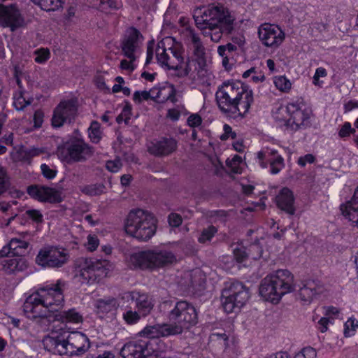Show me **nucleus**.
Returning a JSON list of instances; mask_svg holds the SVG:
<instances>
[{
    "mask_svg": "<svg viewBox=\"0 0 358 358\" xmlns=\"http://www.w3.org/2000/svg\"><path fill=\"white\" fill-rule=\"evenodd\" d=\"M67 343L71 356L85 353L90 348V341L86 335L79 331H73L67 336Z\"/></svg>",
    "mask_w": 358,
    "mask_h": 358,
    "instance_id": "412c9836",
    "label": "nucleus"
},
{
    "mask_svg": "<svg viewBox=\"0 0 358 358\" xmlns=\"http://www.w3.org/2000/svg\"><path fill=\"white\" fill-rule=\"evenodd\" d=\"M10 249H11V255L17 256L18 257L23 256L27 249L28 248L29 243L27 241L19 239L12 238L10 242Z\"/></svg>",
    "mask_w": 358,
    "mask_h": 358,
    "instance_id": "72a5a7b5",
    "label": "nucleus"
},
{
    "mask_svg": "<svg viewBox=\"0 0 358 358\" xmlns=\"http://www.w3.org/2000/svg\"><path fill=\"white\" fill-rule=\"evenodd\" d=\"M78 110L77 101L69 99L61 101L55 108L52 117L53 127H61L65 123H71L76 117Z\"/></svg>",
    "mask_w": 358,
    "mask_h": 358,
    "instance_id": "f8f14e48",
    "label": "nucleus"
},
{
    "mask_svg": "<svg viewBox=\"0 0 358 358\" xmlns=\"http://www.w3.org/2000/svg\"><path fill=\"white\" fill-rule=\"evenodd\" d=\"M212 165L215 167V173L218 174L223 169L222 163L217 157L210 158Z\"/></svg>",
    "mask_w": 358,
    "mask_h": 358,
    "instance_id": "69168bd1",
    "label": "nucleus"
},
{
    "mask_svg": "<svg viewBox=\"0 0 358 358\" xmlns=\"http://www.w3.org/2000/svg\"><path fill=\"white\" fill-rule=\"evenodd\" d=\"M187 124L191 127H196L201 125L202 119L198 114H192L187 120Z\"/></svg>",
    "mask_w": 358,
    "mask_h": 358,
    "instance_id": "6e6d98bb",
    "label": "nucleus"
},
{
    "mask_svg": "<svg viewBox=\"0 0 358 358\" xmlns=\"http://www.w3.org/2000/svg\"><path fill=\"white\" fill-rule=\"evenodd\" d=\"M196 26L204 36L219 42L222 35H229L234 30L235 17L222 4H210L196 8L193 15Z\"/></svg>",
    "mask_w": 358,
    "mask_h": 358,
    "instance_id": "f03ea898",
    "label": "nucleus"
},
{
    "mask_svg": "<svg viewBox=\"0 0 358 358\" xmlns=\"http://www.w3.org/2000/svg\"><path fill=\"white\" fill-rule=\"evenodd\" d=\"M41 169L43 176L48 179L54 178L57 174L56 170L50 169L49 166L45 164H43L41 166Z\"/></svg>",
    "mask_w": 358,
    "mask_h": 358,
    "instance_id": "5fc2aeb1",
    "label": "nucleus"
},
{
    "mask_svg": "<svg viewBox=\"0 0 358 358\" xmlns=\"http://www.w3.org/2000/svg\"><path fill=\"white\" fill-rule=\"evenodd\" d=\"M99 8L102 11H106L108 9H117L118 3L115 0H99Z\"/></svg>",
    "mask_w": 358,
    "mask_h": 358,
    "instance_id": "3c124183",
    "label": "nucleus"
},
{
    "mask_svg": "<svg viewBox=\"0 0 358 358\" xmlns=\"http://www.w3.org/2000/svg\"><path fill=\"white\" fill-rule=\"evenodd\" d=\"M143 40L141 33L135 27L128 28L121 42L122 53L131 61H135Z\"/></svg>",
    "mask_w": 358,
    "mask_h": 358,
    "instance_id": "4468645a",
    "label": "nucleus"
},
{
    "mask_svg": "<svg viewBox=\"0 0 358 358\" xmlns=\"http://www.w3.org/2000/svg\"><path fill=\"white\" fill-rule=\"evenodd\" d=\"M285 111L290 115L286 120V125L291 127L292 129L296 130L308 125L311 111L303 103H289L286 106Z\"/></svg>",
    "mask_w": 358,
    "mask_h": 358,
    "instance_id": "ddd939ff",
    "label": "nucleus"
},
{
    "mask_svg": "<svg viewBox=\"0 0 358 358\" xmlns=\"http://www.w3.org/2000/svg\"><path fill=\"white\" fill-rule=\"evenodd\" d=\"M169 223L171 227H178L182 223V217L180 215L176 213H171L168 217Z\"/></svg>",
    "mask_w": 358,
    "mask_h": 358,
    "instance_id": "bf43d9fd",
    "label": "nucleus"
},
{
    "mask_svg": "<svg viewBox=\"0 0 358 358\" xmlns=\"http://www.w3.org/2000/svg\"><path fill=\"white\" fill-rule=\"evenodd\" d=\"M260 41L266 47L278 48L285 39V33L276 25L265 23L258 29Z\"/></svg>",
    "mask_w": 358,
    "mask_h": 358,
    "instance_id": "2eb2a0df",
    "label": "nucleus"
},
{
    "mask_svg": "<svg viewBox=\"0 0 358 358\" xmlns=\"http://www.w3.org/2000/svg\"><path fill=\"white\" fill-rule=\"evenodd\" d=\"M94 306L99 312L107 313L116 310L119 303L115 298L108 296L97 299Z\"/></svg>",
    "mask_w": 358,
    "mask_h": 358,
    "instance_id": "473e14b6",
    "label": "nucleus"
},
{
    "mask_svg": "<svg viewBox=\"0 0 358 358\" xmlns=\"http://www.w3.org/2000/svg\"><path fill=\"white\" fill-rule=\"evenodd\" d=\"M262 250L259 244H252L245 248L243 245H236L233 248L234 258L238 263L245 262L249 257L252 259H258L262 256Z\"/></svg>",
    "mask_w": 358,
    "mask_h": 358,
    "instance_id": "4be33fe9",
    "label": "nucleus"
},
{
    "mask_svg": "<svg viewBox=\"0 0 358 358\" xmlns=\"http://www.w3.org/2000/svg\"><path fill=\"white\" fill-rule=\"evenodd\" d=\"M355 132L356 130L352 127L351 124L349 122H345L338 131V136L343 138L350 136L351 134L355 135Z\"/></svg>",
    "mask_w": 358,
    "mask_h": 358,
    "instance_id": "de8ad7c7",
    "label": "nucleus"
},
{
    "mask_svg": "<svg viewBox=\"0 0 358 358\" xmlns=\"http://www.w3.org/2000/svg\"><path fill=\"white\" fill-rule=\"evenodd\" d=\"M140 314L138 311L128 310L123 313V319L129 324H136L141 318Z\"/></svg>",
    "mask_w": 358,
    "mask_h": 358,
    "instance_id": "c03bdc74",
    "label": "nucleus"
},
{
    "mask_svg": "<svg viewBox=\"0 0 358 358\" xmlns=\"http://www.w3.org/2000/svg\"><path fill=\"white\" fill-rule=\"evenodd\" d=\"M170 55H172L171 59H173L176 64V69L183 62V57L182 56V47L180 44L172 45L168 48Z\"/></svg>",
    "mask_w": 358,
    "mask_h": 358,
    "instance_id": "4c0bfd02",
    "label": "nucleus"
},
{
    "mask_svg": "<svg viewBox=\"0 0 358 358\" xmlns=\"http://www.w3.org/2000/svg\"><path fill=\"white\" fill-rule=\"evenodd\" d=\"M294 289L292 273L287 270H278L262 280L259 294L266 301L277 303L283 295Z\"/></svg>",
    "mask_w": 358,
    "mask_h": 358,
    "instance_id": "39448f33",
    "label": "nucleus"
},
{
    "mask_svg": "<svg viewBox=\"0 0 358 358\" xmlns=\"http://www.w3.org/2000/svg\"><path fill=\"white\" fill-rule=\"evenodd\" d=\"M127 297H131L136 302V307L142 316H146L150 313L153 308V303L151 299L145 294L138 292H131L127 294Z\"/></svg>",
    "mask_w": 358,
    "mask_h": 358,
    "instance_id": "c756f323",
    "label": "nucleus"
},
{
    "mask_svg": "<svg viewBox=\"0 0 358 358\" xmlns=\"http://www.w3.org/2000/svg\"><path fill=\"white\" fill-rule=\"evenodd\" d=\"M123 358H149L150 351L144 342H130L125 344L120 351Z\"/></svg>",
    "mask_w": 358,
    "mask_h": 358,
    "instance_id": "b1692460",
    "label": "nucleus"
},
{
    "mask_svg": "<svg viewBox=\"0 0 358 358\" xmlns=\"http://www.w3.org/2000/svg\"><path fill=\"white\" fill-rule=\"evenodd\" d=\"M13 106L17 110H22L27 106L30 104L20 92L19 94L14 96Z\"/></svg>",
    "mask_w": 358,
    "mask_h": 358,
    "instance_id": "8fccbe9b",
    "label": "nucleus"
},
{
    "mask_svg": "<svg viewBox=\"0 0 358 358\" xmlns=\"http://www.w3.org/2000/svg\"><path fill=\"white\" fill-rule=\"evenodd\" d=\"M358 328V321L355 318L350 317L344 324V335L345 337H350L355 334Z\"/></svg>",
    "mask_w": 358,
    "mask_h": 358,
    "instance_id": "a19ab883",
    "label": "nucleus"
},
{
    "mask_svg": "<svg viewBox=\"0 0 358 358\" xmlns=\"http://www.w3.org/2000/svg\"><path fill=\"white\" fill-rule=\"evenodd\" d=\"M122 166V163L120 159H115L114 161H108L106 164V169L110 172H117L120 167Z\"/></svg>",
    "mask_w": 358,
    "mask_h": 358,
    "instance_id": "4d7b16f0",
    "label": "nucleus"
},
{
    "mask_svg": "<svg viewBox=\"0 0 358 358\" xmlns=\"http://www.w3.org/2000/svg\"><path fill=\"white\" fill-rule=\"evenodd\" d=\"M43 345L47 350L53 354L71 356L67 338L64 339L60 336H48L43 339Z\"/></svg>",
    "mask_w": 358,
    "mask_h": 358,
    "instance_id": "5701e85b",
    "label": "nucleus"
},
{
    "mask_svg": "<svg viewBox=\"0 0 358 358\" xmlns=\"http://www.w3.org/2000/svg\"><path fill=\"white\" fill-rule=\"evenodd\" d=\"M217 232V227L213 225H210L202 231L201 234L199 238V241L202 243H206V241H210Z\"/></svg>",
    "mask_w": 358,
    "mask_h": 358,
    "instance_id": "79ce46f5",
    "label": "nucleus"
},
{
    "mask_svg": "<svg viewBox=\"0 0 358 358\" xmlns=\"http://www.w3.org/2000/svg\"><path fill=\"white\" fill-rule=\"evenodd\" d=\"M183 31L187 40L189 43V48L192 51V59H187L186 66L184 69V75L188 76L192 71V63L203 65V61H206V50L199 36L196 33L193 28L186 27L184 28Z\"/></svg>",
    "mask_w": 358,
    "mask_h": 358,
    "instance_id": "9b49d317",
    "label": "nucleus"
},
{
    "mask_svg": "<svg viewBox=\"0 0 358 358\" xmlns=\"http://www.w3.org/2000/svg\"><path fill=\"white\" fill-rule=\"evenodd\" d=\"M215 99L221 111L232 118L243 117L254 101L252 91L241 81L224 83Z\"/></svg>",
    "mask_w": 358,
    "mask_h": 358,
    "instance_id": "7ed1b4c3",
    "label": "nucleus"
},
{
    "mask_svg": "<svg viewBox=\"0 0 358 358\" xmlns=\"http://www.w3.org/2000/svg\"><path fill=\"white\" fill-rule=\"evenodd\" d=\"M101 134L99 124L96 121L92 122L88 129V136L91 141L94 143H99L101 138Z\"/></svg>",
    "mask_w": 358,
    "mask_h": 358,
    "instance_id": "58836bf2",
    "label": "nucleus"
},
{
    "mask_svg": "<svg viewBox=\"0 0 358 358\" xmlns=\"http://www.w3.org/2000/svg\"><path fill=\"white\" fill-rule=\"evenodd\" d=\"M343 215L358 227V187L352 198L345 205L341 206Z\"/></svg>",
    "mask_w": 358,
    "mask_h": 358,
    "instance_id": "cd10ccee",
    "label": "nucleus"
},
{
    "mask_svg": "<svg viewBox=\"0 0 358 358\" xmlns=\"http://www.w3.org/2000/svg\"><path fill=\"white\" fill-rule=\"evenodd\" d=\"M164 90L165 89L153 87L150 91H136L133 95V100L137 103H140L142 101H147L150 99L155 101H159Z\"/></svg>",
    "mask_w": 358,
    "mask_h": 358,
    "instance_id": "2f4dec72",
    "label": "nucleus"
},
{
    "mask_svg": "<svg viewBox=\"0 0 358 358\" xmlns=\"http://www.w3.org/2000/svg\"><path fill=\"white\" fill-rule=\"evenodd\" d=\"M70 158L74 162H85L91 157L94 150L81 139L72 141L66 148Z\"/></svg>",
    "mask_w": 358,
    "mask_h": 358,
    "instance_id": "a211bd4d",
    "label": "nucleus"
},
{
    "mask_svg": "<svg viewBox=\"0 0 358 358\" xmlns=\"http://www.w3.org/2000/svg\"><path fill=\"white\" fill-rule=\"evenodd\" d=\"M322 292V287L313 280H309L299 290V296L301 301L310 303L317 295Z\"/></svg>",
    "mask_w": 358,
    "mask_h": 358,
    "instance_id": "c85d7f7f",
    "label": "nucleus"
},
{
    "mask_svg": "<svg viewBox=\"0 0 358 358\" xmlns=\"http://www.w3.org/2000/svg\"><path fill=\"white\" fill-rule=\"evenodd\" d=\"M34 54L36 57L34 61L38 64L45 63L50 57V51L47 48H41L35 50Z\"/></svg>",
    "mask_w": 358,
    "mask_h": 358,
    "instance_id": "49530a36",
    "label": "nucleus"
},
{
    "mask_svg": "<svg viewBox=\"0 0 358 358\" xmlns=\"http://www.w3.org/2000/svg\"><path fill=\"white\" fill-rule=\"evenodd\" d=\"M27 215L36 222L40 223L43 222V215L38 210H29L26 212Z\"/></svg>",
    "mask_w": 358,
    "mask_h": 358,
    "instance_id": "13d9d810",
    "label": "nucleus"
},
{
    "mask_svg": "<svg viewBox=\"0 0 358 358\" xmlns=\"http://www.w3.org/2000/svg\"><path fill=\"white\" fill-rule=\"evenodd\" d=\"M69 259L66 249L55 246H45L41 248L36 262L43 268H60L66 264Z\"/></svg>",
    "mask_w": 358,
    "mask_h": 358,
    "instance_id": "9d476101",
    "label": "nucleus"
},
{
    "mask_svg": "<svg viewBox=\"0 0 358 358\" xmlns=\"http://www.w3.org/2000/svg\"><path fill=\"white\" fill-rule=\"evenodd\" d=\"M275 200L278 207L282 210L291 215L294 214V199L293 193L287 187L282 188L276 196Z\"/></svg>",
    "mask_w": 358,
    "mask_h": 358,
    "instance_id": "a878e982",
    "label": "nucleus"
},
{
    "mask_svg": "<svg viewBox=\"0 0 358 358\" xmlns=\"http://www.w3.org/2000/svg\"><path fill=\"white\" fill-rule=\"evenodd\" d=\"M162 311H167L169 327L174 335L182 334L198 322V313L195 307L186 300L165 301L160 305Z\"/></svg>",
    "mask_w": 358,
    "mask_h": 358,
    "instance_id": "20e7f679",
    "label": "nucleus"
},
{
    "mask_svg": "<svg viewBox=\"0 0 358 358\" xmlns=\"http://www.w3.org/2000/svg\"><path fill=\"white\" fill-rule=\"evenodd\" d=\"M124 229L131 236L141 241H147L156 233L157 219L147 210L133 209L127 216Z\"/></svg>",
    "mask_w": 358,
    "mask_h": 358,
    "instance_id": "423d86ee",
    "label": "nucleus"
},
{
    "mask_svg": "<svg viewBox=\"0 0 358 358\" xmlns=\"http://www.w3.org/2000/svg\"><path fill=\"white\" fill-rule=\"evenodd\" d=\"M122 115H124V122L128 124L131 115V106L129 103L127 102L122 111Z\"/></svg>",
    "mask_w": 358,
    "mask_h": 358,
    "instance_id": "338daca9",
    "label": "nucleus"
},
{
    "mask_svg": "<svg viewBox=\"0 0 358 358\" xmlns=\"http://www.w3.org/2000/svg\"><path fill=\"white\" fill-rule=\"evenodd\" d=\"M356 108H358V101L350 100L344 105L345 112L350 111Z\"/></svg>",
    "mask_w": 358,
    "mask_h": 358,
    "instance_id": "774afa93",
    "label": "nucleus"
},
{
    "mask_svg": "<svg viewBox=\"0 0 358 358\" xmlns=\"http://www.w3.org/2000/svg\"><path fill=\"white\" fill-rule=\"evenodd\" d=\"M162 89H165V91H168V95L166 96H164L162 99H159V101H165L167 100L171 101L172 103H176L178 101V99L176 97V90L173 85L166 88L163 87Z\"/></svg>",
    "mask_w": 358,
    "mask_h": 358,
    "instance_id": "603ef678",
    "label": "nucleus"
},
{
    "mask_svg": "<svg viewBox=\"0 0 358 358\" xmlns=\"http://www.w3.org/2000/svg\"><path fill=\"white\" fill-rule=\"evenodd\" d=\"M156 57L159 64L162 66H166L169 69H176V64L170 56L168 48H165L164 41H160L156 48Z\"/></svg>",
    "mask_w": 358,
    "mask_h": 358,
    "instance_id": "7c9ffc66",
    "label": "nucleus"
},
{
    "mask_svg": "<svg viewBox=\"0 0 358 358\" xmlns=\"http://www.w3.org/2000/svg\"><path fill=\"white\" fill-rule=\"evenodd\" d=\"M315 160V157L312 154H307L304 156L300 157L298 159V164L301 167H304L307 163L313 164Z\"/></svg>",
    "mask_w": 358,
    "mask_h": 358,
    "instance_id": "052dcab7",
    "label": "nucleus"
},
{
    "mask_svg": "<svg viewBox=\"0 0 358 358\" xmlns=\"http://www.w3.org/2000/svg\"><path fill=\"white\" fill-rule=\"evenodd\" d=\"M196 64L197 66L195 67V71H196L198 80L202 84L207 83L210 73L206 68V61H203V65Z\"/></svg>",
    "mask_w": 358,
    "mask_h": 358,
    "instance_id": "e433bc0d",
    "label": "nucleus"
},
{
    "mask_svg": "<svg viewBox=\"0 0 358 358\" xmlns=\"http://www.w3.org/2000/svg\"><path fill=\"white\" fill-rule=\"evenodd\" d=\"M64 283L57 280L55 285L38 289L25 300L22 308L27 318L31 320L42 331L49 329L55 321L62 323H81L83 316L75 308L59 312L57 308L64 301L63 287Z\"/></svg>",
    "mask_w": 358,
    "mask_h": 358,
    "instance_id": "f257e3e1",
    "label": "nucleus"
},
{
    "mask_svg": "<svg viewBox=\"0 0 358 358\" xmlns=\"http://www.w3.org/2000/svg\"><path fill=\"white\" fill-rule=\"evenodd\" d=\"M105 189L106 187L103 184L99 183L85 187L83 192L90 196H96L103 194Z\"/></svg>",
    "mask_w": 358,
    "mask_h": 358,
    "instance_id": "ea45409f",
    "label": "nucleus"
},
{
    "mask_svg": "<svg viewBox=\"0 0 358 358\" xmlns=\"http://www.w3.org/2000/svg\"><path fill=\"white\" fill-rule=\"evenodd\" d=\"M178 148V142L173 138H162L150 143L148 152L156 157L168 156L175 152Z\"/></svg>",
    "mask_w": 358,
    "mask_h": 358,
    "instance_id": "aec40b11",
    "label": "nucleus"
},
{
    "mask_svg": "<svg viewBox=\"0 0 358 358\" xmlns=\"http://www.w3.org/2000/svg\"><path fill=\"white\" fill-rule=\"evenodd\" d=\"M86 358H115V355L110 351H104L99 355L89 353L87 355Z\"/></svg>",
    "mask_w": 358,
    "mask_h": 358,
    "instance_id": "0e129e2a",
    "label": "nucleus"
},
{
    "mask_svg": "<svg viewBox=\"0 0 358 358\" xmlns=\"http://www.w3.org/2000/svg\"><path fill=\"white\" fill-rule=\"evenodd\" d=\"M44 152L45 150L43 148H31L22 150L21 155L24 159L28 160Z\"/></svg>",
    "mask_w": 358,
    "mask_h": 358,
    "instance_id": "a18cd8bd",
    "label": "nucleus"
},
{
    "mask_svg": "<svg viewBox=\"0 0 358 358\" xmlns=\"http://www.w3.org/2000/svg\"><path fill=\"white\" fill-rule=\"evenodd\" d=\"M222 306L227 313L238 312L249 299V290L238 281L231 282L222 293Z\"/></svg>",
    "mask_w": 358,
    "mask_h": 358,
    "instance_id": "1a4fd4ad",
    "label": "nucleus"
},
{
    "mask_svg": "<svg viewBox=\"0 0 358 358\" xmlns=\"http://www.w3.org/2000/svg\"><path fill=\"white\" fill-rule=\"evenodd\" d=\"M112 269L113 264L106 259H85L80 263L77 277L81 283L92 284L106 277Z\"/></svg>",
    "mask_w": 358,
    "mask_h": 358,
    "instance_id": "6e6552de",
    "label": "nucleus"
},
{
    "mask_svg": "<svg viewBox=\"0 0 358 358\" xmlns=\"http://www.w3.org/2000/svg\"><path fill=\"white\" fill-rule=\"evenodd\" d=\"M99 245V241L97 236L94 235H89L87 236V243L85 244L87 250L90 251L95 250Z\"/></svg>",
    "mask_w": 358,
    "mask_h": 358,
    "instance_id": "864d4df0",
    "label": "nucleus"
},
{
    "mask_svg": "<svg viewBox=\"0 0 358 358\" xmlns=\"http://www.w3.org/2000/svg\"><path fill=\"white\" fill-rule=\"evenodd\" d=\"M140 335L148 338H157L173 336L174 334L168 323H163L146 326L140 332Z\"/></svg>",
    "mask_w": 358,
    "mask_h": 358,
    "instance_id": "393cba45",
    "label": "nucleus"
},
{
    "mask_svg": "<svg viewBox=\"0 0 358 358\" xmlns=\"http://www.w3.org/2000/svg\"><path fill=\"white\" fill-rule=\"evenodd\" d=\"M35 4L39 6L41 9L46 11H54L62 6V0H33Z\"/></svg>",
    "mask_w": 358,
    "mask_h": 358,
    "instance_id": "f704fd0d",
    "label": "nucleus"
},
{
    "mask_svg": "<svg viewBox=\"0 0 358 358\" xmlns=\"http://www.w3.org/2000/svg\"><path fill=\"white\" fill-rule=\"evenodd\" d=\"M11 182L4 167L0 165V197L10 189Z\"/></svg>",
    "mask_w": 358,
    "mask_h": 358,
    "instance_id": "c9c22d12",
    "label": "nucleus"
},
{
    "mask_svg": "<svg viewBox=\"0 0 358 358\" xmlns=\"http://www.w3.org/2000/svg\"><path fill=\"white\" fill-rule=\"evenodd\" d=\"M27 268V262L21 257H7L0 260V270L7 274L21 272L24 271Z\"/></svg>",
    "mask_w": 358,
    "mask_h": 358,
    "instance_id": "bb28decb",
    "label": "nucleus"
},
{
    "mask_svg": "<svg viewBox=\"0 0 358 358\" xmlns=\"http://www.w3.org/2000/svg\"><path fill=\"white\" fill-rule=\"evenodd\" d=\"M274 84L282 92H287L292 86L290 81L285 76L275 77Z\"/></svg>",
    "mask_w": 358,
    "mask_h": 358,
    "instance_id": "37998d69",
    "label": "nucleus"
},
{
    "mask_svg": "<svg viewBox=\"0 0 358 358\" xmlns=\"http://www.w3.org/2000/svg\"><path fill=\"white\" fill-rule=\"evenodd\" d=\"M224 133L221 136L220 138L222 141H225L229 137L231 138H235L236 137V134L235 132L232 131L231 127L228 124L224 125Z\"/></svg>",
    "mask_w": 358,
    "mask_h": 358,
    "instance_id": "e2e57ef3",
    "label": "nucleus"
},
{
    "mask_svg": "<svg viewBox=\"0 0 358 358\" xmlns=\"http://www.w3.org/2000/svg\"><path fill=\"white\" fill-rule=\"evenodd\" d=\"M27 193L31 198L41 202L59 203L62 201L60 191L44 185L29 186Z\"/></svg>",
    "mask_w": 358,
    "mask_h": 358,
    "instance_id": "dca6fc26",
    "label": "nucleus"
},
{
    "mask_svg": "<svg viewBox=\"0 0 358 358\" xmlns=\"http://www.w3.org/2000/svg\"><path fill=\"white\" fill-rule=\"evenodd\" d=\"M176 262L173 253L167 250H149L134 253L129 262L134 268L153 269L166 266Z\"/></svg>",
    "mask_w": 358,
    "mask_h": 358,
    "instance_id": "0eeeda50",
    "label": "nucleus"
},
{
    "mask_svg": "<svg viewBox=\"0 0 358 358\" xmlns=\"http://www.w3.org/2000/svg\"><path fill=\"white\" fill-rule=\"evenodd\" d=\"M0 21L12 31L24 25V19L15 5L4 6L0 3Z\"/></svg>",
    "mask_w": 358,
    "mask_h": 358,
    "instance_id": "f3484780",
    "label": "nucleus"
},
{
    "mask_svg": "<svg viewBox=\"0 0 358 358\" xmlns=\"http://www.w3.org/2000/svg\"><path fill=\"white\" fill-rule=\"evenodd\" d=\"M334 319L332 317H322L318 322V329L322 333L326 332L328 329L329 323H332Z\"/></svg>",
    "mask_w": 358,
    "mask_h": 358,
    "instance_id": "680f3d73",
    "label": "nucleus"
},
{
    "mask_svg": "<svg viewBox=\"0 0 358 358\" xmlns=\"http://www.w3.org/2000/svg\"><path fill=\"white\" fill-rule=\"evenodd\" d=\"M316 357L317 352L313 348L306 347L296 353L294 358H316Z\"/></svg>",
    "mask_w": 358,
    "mask_h": 358,
    "instance_id": "09e8293b",
    "label": "nucleus"
},
{
    "mask_svg": "<svg viewBox=\"0 0 358 358\" xmlns=\"http://www.w3.org/2000/svg\"><path fill=\"white\" fill-rule=\"evenodd\" d=\"M260 165L262 168H267L270 165V172L272 174L278 173L285 166L284 159L278 155L275 150H264L257 154Z\"/></svg>",
    "mask_w": 358,
    "mask_h": 358,
    "instance_id": "6ab92c4d",
    "label": "nucleus"
}]
</instances>
